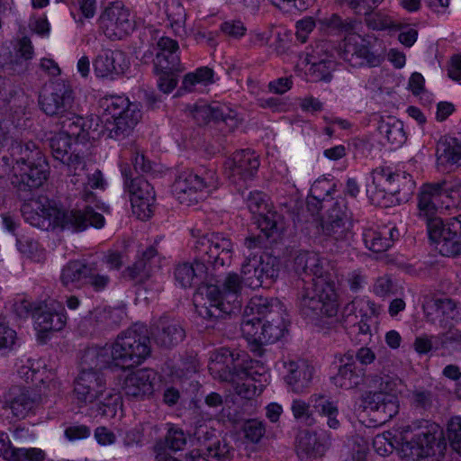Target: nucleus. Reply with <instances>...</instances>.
I'll return each mask as SVG.
<instances>
[{
    "mask_svg": "<svg viewBox=\"0 0 461 461\" xmlns=\"http://www.w3.org/2000/svg\"><path fill=\"white\" fill-rule=\"evenodd\" d=\"M24 110L18 107L0 112V147L10 145V158H1L5 173L10 175L12 185L19 191H31L42 185L48 178V165L37 145L17 141L19 129L24 122Z\"/></svg>",
    "mask_w": 461,
    "mask_h": 461,
    "instance_id": "1",
    "label": "nucleus"
},
{
    "mask_svg": "<svg viewBox=\"0 0 461 461\" xmlns=\"http://www.w3.org/2000/svg\"><path fill=\"white\" fill-rule=\"evenodd\" d=\"M287 316L278 299L254 296L244 309L241 333L249 342L257 346L275 343L287 331Z\"/></svg>",
    "mask_w": 461,
    "mask_h": 461,
    "instance_id": "2",
    "label": "nucleus"
},
{
    "mask_svg": "<svg viewBox=\"0 0 461 461\" xmlns=\"http://www.w3.org/2000/svg\"><path fill=\"white\" fill-rule=\"evenodd\" d=\"M59 125V131L49 140L53 158L75 170L78 167L83 169V147L100 133L92 129V120L79 115L65 118Z\"/></svg>",
    "mask_w": 461,
    "mask_h": 461,
    "instance_id": "3",
    "label": "nucleus"
},
{
    "mask_svg": "<svg viewBox=\"0 0 461 461\" xmlns=\"http://www.w3.org/2000/svg\"><path fill=\"white\" fill-rule=\"evenodd\" d=\"M242 282L243 279L237 273H229L221 283V289L217 285L200 286L194 295L198 315L214 323L240 309Z\"/></svg>",
    "mask_w": 461,
    "mask_h": 461,
    "instance_id": "4",
    "label": "nucleus"
},
{
    "mask_svg": "<svg viewBox=\"0 0 461 461\" xmlns=\"http://www.w3.org/2000/svg\"><path fill=\"white\" fill-rule=\"evenodd\" d=\"M194 249L200 258L194 263H178L174 271L176 281L184 288L192 286L206 270L205 263L223 267L231 261L232 243L218 233L203 235L198 239Z\"/></svg>",
    "mask_w": 461,
    "mask_h": 461,
    "instance_id": "5",
    "label": "nucleus"
},
{
    "mask_svg": "<svg viewBox=\"0 0 461 461\" xmlns=\"http://www.w3.org/2000/svg\"><path fill=\"white\" fill-rule=\"evenodd\" d=\"M296 305L303 318L318 324H333L338 321L335 283L327 279L305 283L298 293Z\"/></svg>",
    "mask_w": 461,
    "mask_h": 461,
    "instance_id": "6",
    "label": "nucleus"
},
{
    "mask_svg": "<svg viewBox=\"0 0 461 461\" xmlns=\"http://www.w3.org/2000/svg\"><path fill=\"white\" fill-rule=\"evenodd\" d=\"M99 106L102 134L117 141L129 137L141 119L139 104L124 95H106L100 99Z\"/></svg>",
    "mask_w": 461,
    "mask_h": 461,
    "instance_id": "7",
    "label": "nucleus"
},
{
    "mask_svg": "<svg viewBox=\"0 0 461 461\" xmlns=\"http://www.w3.org/2000/svg\"><path fill=\"white\" fill-rule=\"evenodd\" d=\"M442 437L439 426L427 420L402 427L393 436L401 457L405 461H419L435 455L434 446Z\"/></svg>",
    "mask_w": 461,
    "mask_h": 461,
    "instance_id": "8",
    "label": "nucleus"
},
{
    "mask_svg": "<svg viewBox=\"0 0 461 461\" xmlns=\"http://www.w3.org/2000/svg\"><path fill=\"white\" fill-rule=\"evenodd\" d=\"M419 216L425 220L429 238L435 249L445 257L461 256V215L443 223L436 203H418Z\"/></svg>",
    "mask_w": 461,
    "mask_h": 461,
    "instance_id": "9",
    "label": "nucleus"
},
{
    "mask_svg": "<svg viewBox=\"0 0 461 461\" xmlns=\"http://www.w3.org/2000/svg\"><path fill=\"white\" fill-rule=\"evenodd\" d=\"M367 386L371 389L364 397L365 409L374 412L380 423H384L399 411L397 397L393 392L397 387V379L385 374H370Z\"/></svg>",
    "mask_w": 461,
    "mask_h": 461,
    "instance_id": "10",
    "label": "nucleus"
},
{
    "mask_svg": "<svg viewBox=\"0 0 461 461\" xmlns=\"http://www.w3.org/2000/svg\"><path fill=\"white\" fill-rule=\"evenodd\" d=\"M113 347L115 366L128 368L140 365L151 351L149 332L144 324L135 323L118 335Z\"/></svg>",
    "mask_w": 461,
    "mask_h": 461,
    "instance_id": "11",
    "label": "nucleus"
},
{
    "mask_svg": "<svg viewBox=\"0 0 461 461\" xmlns=\"http://www.w3.org/2000/svg\"><path fill=\"white\" fill-rule=\"evenodd\" d=\"M252 360L245 352L221 348L211 357L209 370L222 382L236 383L237 380L253 379Z\"/></svg>",
    "mask_w": 461,
    "mask_h": 461,
    "instance_id": "12",
    "label": "nucleus"
},
{
    "mask_svg": "<svg viewBox=\"0 0 461 461\" xmlns=\"http://www.w3.org/2000/svg\"><path fill=\"white\" fill-rule=\"evenodd\" d=\"M158 52L154 60L155 69L158 75V86L164 94L171 93L177 85L176 72L180 70L178 43L166 36L158 42Z\"/></svg>",
    "mask_w": 461,
    "mask_h": 461,
    "instance_id": "13",
    "label": "nucleus"
},
{
    "mask_svg": "<svg viewBox=\"0 0 461 461\" xmlns=\"http://www.w3.org/2000/svg\"><path fill=\"white\" fill-rule=\"evenodd\" d=\"M100 267L95 261L71 260L63 267L60 281L68 288L90 285L95 291L100 292L110 283V277L101 274Z\"/></svg>",
    "mask_w": 461,
    "mask_h": 461,
    "instance_id": "14",
    "label": "nucleus"
},
{
    "mask_svg": "<svg viewBox=\"0 0 461 461\" xmlns=\"http://www.w3.org/2000/svg\"><path fill=\"white\" fill-rule=\"evenodd\" d=\"M241 275L244 284L252 289L269 285L278 276L277 260L267 254L249 252L241 265Z\"/></svg>",
    "mask_w": 461,
    "mask_h": 461,
    "instance_id": "15",
    "label": "nucleus"
},
{
    "mask_svg": "<svg viewBox=\"0 0 461 461\" xmlns=\"http://www.w3.org/2000/svg\"><path fill=\"white\" fill-rule=\"evenodd\" d=\"M320 415L327 418V424L331 429L339 427V420L337 419L339 410L335 402L330 401L329 397L322 393H314L311 395L309 402L301 399H295L292 402L291 411L295 420L305 425H312L315 420L310 406Z\"/></svg>",
    "mask_w": 461,
    "mask_h": 461,
    "instance_id": "16",
    "label": "nucleus"
},
{
    "mask_svg": "<svg viewBox=\"0 0 461 461\" xmlns=\"http://www.w3.org/2000/svg\"><path fill=\"white\" fill-rule=\"evenodd\" d=\"M74 97L69 84L62 80L52 82L40 96L41 110L50 116H58L59 123L65 118L77 115L71 112Z\"/></svg>",
    "mask_w": 461,
    "mask_h": 461,
    "instance_id": "17",
    "label": "nucleus"
},
{
    "mask_svg": "<svg viewBox=\"0 0 461 461\" xmlns=\"http://www.w3.org/2000/svg\"><path fill=\"white\" fill-rule=\"evenodd\" d=\"M422 309L427 322L447 329V326L461 322V305L447 296L426 295Z\"/></svg>",
    "mask_w": 461,
    "mask_h": 461,
    "instance_id": "18",
    "label": "nucleus"
},
{
    "mask_svg": "<svg viewBox=\"0 0 461 461\" xmlns=\"http://www.w3.org/2000/svg\"><path fill=\"white\" fill-rule=\"evenodd\" d=\"M100 28L110 40H120L133 32L135 23L130 10L120 3L107 6L100 18Z\"/></svg>",
    "mask_w": 461,
    "mask_h": 461,
    "instance_id": "19",
    "label": "nucleus"
},
{
    "mask_svg": "<svg viewBox=\"0 0 461 461\" xmlns=\"http://www.w3.org/2000/svg\"><path fill=\"white\" fill-rule=\"evenodd\" d=\"M217 179L216 173L212 169L203 170L201 175L193 170L185 169L176 176L172 192L177 199H181L179 195L183 194H186L190 201L197 202L198 198H192L191 195L203 189H208V193L212 192L216 187Z\"/></svg>",
    "mask_w": 461,
    "mask_h": 461,
    "instance_id": "20",
    "label": "nucleus"
},
{
    "mask_svg": "<svg viewBox=\"0 0 461 461\" xmlns=\"http://www.w3.org/2000/svg\"><path fill=\"white\" fill-rule=\"evenodd\" d=\"M104 217L90 208L86 210H59L55 206L53 225L73 232H80L88 226L100 229L104 225Z\"/></svg>",
    "mask_w": 461,
    "mask_h": 461,
    "instance_id": "21",
    "label": "nucleus"
},
{
    "mask_svg": "<svg viewBox=\"0 0 461 461\" xmlns=\"http://www.w3.org/2000/svg\"><path fill=\"white\" fill-rule=\"evenodd\" d=\"M105 392L106 383L103 373L96 370H81L74 386V393L78 403H92L103 397Z\"/></svg>",
    "mask_w": 461,
    "mask_h": 461,
    "instance_id": "22",
    "label": "nucleus"
},
{
    "mask_svg": "<svg viewBox=\"0 0 461 461\" xmlns=\"http://www.w3.org/2000/svg\"><path fill=\"white\" fill-rule=\"evenodd\" d=\"M129 66L125 53L118 50H103L93 62L95 76L110 80L123 75Z\"/></svg>",
    "mask_w": 461,
    "mask_h": 461,
    "instance_id": "23",
    "label": "nucleus"
},
{
    "mask_svg": "<svg viewBox=\"0 0 461 461\" xmlns=\"http://www.w3.org/2000/svg\"><path fill=\"white\" fill-rule=\"evenodd\" d=\"M259 161L255 152L247 149L237 151L226 163V175L235 185L242 186L240 182L250 179L257 173Z\"/></svg>",
    "mask_w": 461,
    "mask_h": 461,
    "instance_id": "24",
    "label": "nucleus"
},
{
    "mask_svg": "<svg viewBox=\"0 0 461 461\" xmlns=\"http://www.w3.org/2000/svg\"><path fill=\"white\" fill-rule=\"evenodd\" d=\"M191 113L199 124L213 120L225 123L230 131L235 130L240 122L238 113L225 104L199 103L193 106Z\"/></svg>",
    "mask_w": 461,
    "mask_h": 461,
    "instance_id": "25",
    "label": "nucleus"
},
{
    "mask_svg": "<svg viewBox=\"0 0 461 461\" xmlns=\"http://www.w3.org/2000/svg\"><path fill=\"white\" fill-rule=\"evenodd\" d=\"M149 335L159 348L169 349L184 340L185 330L178 321L163 316L152 324Z\"/></svg>",
    "mask_w": 461,
    "mask_h": 461,
    "instance_id": "26",
    "label": "nucleus"
},
{
    "mask_svg": "<svg viewBox=\"0 0 461 461\" xmlns=\"http://www.w3.org/2000/svg\"><path fill=\"white\" fill-rule=\"evenodd\" d=\"M338 54L343 60L354 67L371 63L375 59V56L371 53L366 40L353 31L344 35Z\"/></svg>",
    "mask_w": 461,
    "mask_h": 461,
    "instance_id": "27",
    "label": "nucleus"
},
{
    "mask_svg": "<svg viewBox=\"0 0 461 461\" xmlns=\"http://www.w3.org/2000/svg\"><path fill=\"white\" fill-rule=\"evenodd\" d=\"M348 221L346 204L333 203L322 218V232L336 241L346 240L349 235Z\"/></svg>",
    "mask_w": 461,
    "mask_h": 461,
    "instance_id": "28",
    "label": "nucleus"
},
{
    "mask_svg": "<svg viewBox=\"0 0 461 461\" xmlns=\"http://www.w3.org/2000/svg\"><path fill=\"white\" fill-rule=\"evenodd\" d=\"M38 400L33 390L13 385L4 395V407L10 409L14 417L23 419L35 407Z\"/></svg>",
    "mask_w": 461,
    "mask_h": 461,
    "instance_id": "29",
    "label": "nucleus"
},
{
    "mask_svg": "<svg viewBox=\"0 0 461 461\" xmlns=\"http://www.w3.org/2000/svg\"><path fill=\"white\" fill-rule=\"evenodd\" d=\"M156 373L143 368L129 374L122 384V393L129 400H141L153 392Z\"/></svg>",
    "mask_w": 461,
    "mask_h": 461,
    "instance_id": "30",
    "label": "nucleus"
},
{
    "mask_svg": "<svg viewBox=\"0 0 461 461\" xmlns=\"http://www.w3.org/2000/svg\"><path fill=\"white\" fill-rule=\"evenodd\" d=\"M35 323L40 332L59 331L67 323L66 311L61 303L50 300L35 312Z\"/></svg>",
    "mask_w": 461,
    "mask_h": 461,
    "instance_id": "31",
    "label": "nucleus"
},
{
    "mask_svg": "<svg viewBox=\"0 0 461 461\" xmlns=\"http://www.w3.org/2000/svg\"><path fill=\"white\" fill-rule=\"evenodd\" d=\"M272 203H252L249 210L256 216V222L266 239H275L284 229V218L273 209Z\"/></svg>",
    "mask_w": 461,
    "mask_h": 461,
    "instance_id": "32",
    "label": "nucleus"
},
{
    "mask_svg": "<svg viewBox=\"0 0 461 461\" xmlns=\"http://www.w3.org/2000/svg\"><path fill=\"white\" fill-rule=\"evenodd\" d=\"M339 362L338 373L332 377L336 386L348 390L364 382L367 384V377L370 375H366V368L358 367L357 363L352 362L351 355H342Z\"/></svg>",
    "mask_w": 461,
    "mask_h": 461,
    "instance_id": "33",
    "label": "nucleus"
},
{
    "mask_svg": "<svg viewBox=\"0 0 461 461\" xmlns=\"http://www.w3.org/2000/svg\"><path fill=\"white\" fill-rule=\"evenodd\" d=\"M326 265V258L314 251H301L294 259L296 273L312 276L310 283L316 279L330 280L325 269Z\"/></svg>",
    "mask_w": 461,
    "mask_h": 461,
    "instance_id": "34",
    "label": "nucleus"
},
{
    "mask_svg": "<svg viewBox=\"0 0 461 461\" xmlns=\"http://www.w3.org/2000/svg\"><path fill=\"white\" fill-rule=\"evenodd\" d=\"M187 442V436L182 429L170 428L165 438L154 445L156 461H179L172 453L180 451Z\"/></svg>",
    "mask_w": 461,
    "mask_h": 461,
    "instance_id": "35",
    "label": "nucleus"
},
{
    "mask_svg": "<svg viewBox=\"0 0 461 461\" xmlns=\"http://www.w3.org/2000/svg\"><path fill=\"white\" fill-rule=\"evenodd\" d=\"M285 366L287 370L285 379L289 388L296 393L305 392L311 385L313 367L304 360L289 361Z\"/></svg>",
    "mask_w": 461,
    "mask_h": 461,
    "instance_id": "36",
    "label": "nucleus"
},
{
    "mask_svg": "<svg viewBox=\"0 0 461 461\" xmlns=\"http://www.w3.org/2000/svg\"><path fill=\"white\" fill-rule=\"evenodd\" d=\"M295 452L300 459L318 458L324 456L328 446L314 431L300 430L295 438Z\"/></svg>",
    "mask_w": 461,
    "mask_h": 461,
    "instance_id": "37",
    "label": "nucleus"
},
{
    "mask_svg": "<svg viewBox=\"0 0 461 461\" xmlns=\"http://www.w3.org/2000/svg\"><path fill=\"white\" fill-rule=\"evenodd\" d=\"M113 345L104 347H92L85 350L81 366L84 370H96L115 366V355Z\"/></svg>",
    "mask_w": 461,
    "mask_h": 461,
    "instance_id": "38",
    "label": "nucleus"
},
{
    "mask_svg": "<svg viewBox=\"0 0 461 461\" xmlns=\"http://www.w3.org/2000/svg\"><path fill=\"white\" fill-rule=\"evenodd\" d=\"M194 435L201 446L204 447L208 456L217 461H225L229 454V447L225 443H221L214 429L201 425L196 429Z\"/></svg>",
    "mask_w": 461,
    "mask_h": 461,
    "instance_id": "39",
    "label": "nucleus"
},
{
    "mask_svg": "<svg viewBox=\"0 0 461 461\" xmlns=\"http://www.w3.org/2000/svg\"><path fill=\"white\" fill-rule=\"evenodd\" d=\"M14 54H11L9 59L2 66L4 69L12 74L25 72L29 67V60L33 57V47L27 37H23L14 47Z\"/></svg>",
    "mask_w": 461,
    "mask_h": 461,
    "instance_id": "40",
    "label": "nucleus"
},
{
    "mask_svg": "<svg viewBox=\"0 0 461 461\" xmlns=\"http://www.w3.org/2000/svg\"><path fill=\"white\" fill-rule=\"evenodd\" d=\"M37 209L32 203H22L21 212L24 220L31 225L48 230L53 225L55 216V206L51 203H37Z\"/></svg>",
    "mask_w": 461,
    "mask_h": 461,
    "instance_id": "41",
    "label": "nucleus"
},
{
    "mask_svg": "<svg viewBox=\"0 0 461 461\" xmlns=\"http://www.w3.org/2000/svg\"><path fill=\"white\" fill-rule=\"evenodd\" d=\"M306 73H308L313 81H326L331 79V73L335 68L336 62L331 55L326 54L324 58H317L312 54L305 58Z\"/></svg>",
    "mask_w": 461,
    "mask_h": 461,
    "instance_id": "42",
    "label": "nucleus"
},
{
    "mask_svg": "<svg viewBox=\"0 0 461 461\" xmlns=\"http://www.w3.org/2000/svg\"><path fill=\"white\" fill-rule=\"evenodd\" d=\"M437 156L438 163L461 166V136H447L440 140Z\"/></svg>",
    "mask_w": 461,
    "mask_h": 461,
    "instance_id": "43",
    "label": "nucleus"
},
{
    "mask_svg": "<svg viewBox=\"0 0 461 461\" xmlns=\"http://www.w3.org/2000/svg\"><path fill=\"white\" fill-rule=\"evenodd\" d=\"M398 175L390 168L378 167L373 170L366 181V193L371 200L384 199L383 191L386 184H391Z\"/></svg>",
    "mask_w": 461,
    "mask_h": 461,
    "instance_id": "44",
    "label": "nucleus"
},
{
    "mask_svg": "<svg viewBox=\"0 0 461 461\" xmlns=\"http://www.w3.org/2000/svg\"><path fill=\"white\" fill-rule=\"evenodd\" d=\"M214 83V72L208 67H201L194 72L186 74L183 79L182 86L188 92L201 90L202 87Z\"/></svg>",
    "mask_w": 461,
    "mask_h": 461,
    "instance_id": "45",
    "label": "nucleus"
},
{
    "mask_svg": "<svg viewBox=\"0 0 461 461\" xmlns=\"http://www.w3.org/2000/svg\"><path fill=\"white\" fill-rule=\"evenodd\" d=\"M378 131L389 143L396 147H400L406 140L402 122L393 117L381 120L378 124Z\"/></svg>",
    "mask_w": 461,
    "mask_h": 461,
    "instance_id": "46",
    "label": "nucleus"
},
{
    "mask_svg": "<svg viewBox=\"0 0 461 461\" xmlns=\"http://www.w3.org/2000/svg\"><path fill=\"white\" fill-rule=\"evenodd\" d=\"M447 330L435 336V350L443 349L448 354L461 351V330L450 324Z\"/></svg>",
    "mask_w": 461,
    "mask_h": 461,
    "instance_id": "47",
    "label": "nucleus"
},
{
    "mask_svg": "<svg viewBox=\"0 0 461 461\" xmlns=\"http://www.w3.org/2000/svg\"><path fill=\"white\" fill-rule=\"evenodd\" d=\"M168 26L174 34L184 38L187 35L185 27L186 14L184 6L178 1H173L167 9Z\"/></svg>",
    "mask_w": 461,
    "mask_h": 461,
    "instance_id": "48",
    "label": "nucleus"
},
{
    "mask_svg": "<svg viewBox=\"0 0 461 461\" xmlns=\"http://www.w3.org/2000/svg\"><path fill=\"white\" fill-rule=\"evenodd\" d=\"M125 189L129 192L131 199L149 202L156 199V193L151 184L143 177H136L124 183Z\"/></svg>",
    "mask_w": 461,
    "mask_h": 461,
    "instance_id": "49",
    "label": "nucleus"
},
{
    "mask_svg": "<svg viewBox=\"0 0 461 461\" xmlns=\"http://www.w3.org/2000/svg\"><path fill=\"white\" fill-rule=\"evenodd\" d=\"M456 194L457 191L453 187L446 186L445 184H425L420 188L419 202H432L442 198L455 200L458 198Z\"/></svg>",
    "mask_w": 461,
    "mask_h": 461,
    "instance_id": "50",
    "label": "nucleus"
},
{
    "mask_svg": "<svg viewBox=\"0 0 461 461\" xmlns=\"http://www.w3.org/2000/svg\"><path fill=\"white\" fill-rule=\"evenodd\" d=\"M317 23L320 30L331 34L346 35L348 32L353 31L352 23L343 21L336 14L319 18Z\"/></svg>",
    "mask_w": 461,
    "mask_h": 461,
    "instance_id": "51",
    "label": "nucleus"
},
{
    "mask_svg": "<svg viewBox=\"0 0 461 461\" xmlns=\"http://www.w3.org/2000/svg\"><path fill=\"white\" fill-rule=\"evenodd\" d=\"M363 240L366 247L375 253L384 252L392 247V239L372 228L364 230Z\"/></svg>",
    "mask_w": 461,
    "mask_h": 461,
    "instance_id": "52",
    "label": "nucleus"
},
{
    "mask_svg": "<svg viewBox=\"0 0 461 461\" xmlns=\"http://www.w3.org/2000/svg\"><path fill=\"white\" fill-rule=\"evenodd\" d=\"M336 187L337 185L333 178L321 177L312 185L310 194L316 202H325L335 198L333 194Z\"/></svg>",
    "mask_w": 461,
    "mask_h": 461,
    "instance_id": "53",
    "label": "nucleus"
},
{
    "mask_svg": "<svg viewBox=\"0 0 461 461\" xmlns=\"http://www.w3.org/2000/svg\"><path fill=\"white\" fill-rule=\"evenodd\" d=\"M436 399V394L432 391L424 387L414 388L409 394L411 405L414 409L422 411H429Z\"/></svg>",
    "mask_w": 461,
    "mask_h": 461,
    "instance_id": "54",
    "label": "nucleus"
},
{
    "mask_svg": "<svg viewBox=\"0 0 461 461\" xmlns=\"http://www.w3.org/2000/svg\"><path fill=\"white\" fill-rule=\"evenodd\" d=\"M197 369L198 360L196 357L191 354H184L172 363L171 374L178 378L188 377L196 373Z\"/></svg>",
    "mask_w": 461,
    "mask_h": 461,
    "instance_id": "55",
    "label": "nucleus"
},
{
    "mask_svg": "<svg viewBox=\"0 0 461 461\" xmlns=\"http://www.w3.org/2000/svg\"><path fill=\"white\" fill-rule=\"evenodd\" d=\"M122 312L111 307H97L90 312L91 319L97 324H104L112 327L121 321Z\"/></svg>",
    "mask_w": 461,
    "mask_h": 461,
    "instance_id": "56",
    "label": "nucleus"
},
{
    "mask_svg": "<svg viewBox=\"0 0 461 461\" xmlns=\"http://www.w3.org/2000/svg\"><path fill=\"white\" fill-rule=\"evenodd\" d=\"M152 266H149L148 262L139 259L123 271V276L136 282H143L150 276Z\"/></svg>",
    "mask_w": 461,
    "mask_h": 461,
    "instance_id": "57",
    "label": "nucleus"
},
{
    "mask_svg": "<svg viewBox=\"0 0 461 461\" xmlns=\"http://www.w3.org/2000/svg\"><path fill=\"white\" fill-rule=\"evenodd\" d=\"M132 162L134 168L137 171L150 174L153 176H159L162 175V166L153 164L151 161L146 158L143 154H140L138 150L133 152Z\"/></svg>",
    "mask_w": 461,
    "mask_h": 461,
    "instance_id": "58",
    "label": "nucleus"
},
{
    "mask_svg": "<svg viewBox=\"0 0 461 461\" xmlns=\"http://www.w3.org/2000/svg\"><path fill=\"white\" fill-rule=\"evenodd\" d=\"M243 432L248 440L251 443H258L265 435L266 427L262 420L251 419L245 421Z\"/></svg>",
    "mask_w": 461,
    "mask_h": 461,
    "instance_id": "59",
    "label": "nucleus"
},
{
    "mask_svg": "<svg viewBox=\"0 0 461 461\" xmlns=\"http://www.w3.org/2000/svg\"><path fill=\"white\" fill-rule=\"evenodd\" d=\"M105 396L101 397L99 411L104 416L113 417L115 415L118 406L120 405L121 396L118 393L105 392Z\"/></svg>",
    "mask_w": 461,
    "mask_h": 461,
    "instance_id": "60",
    "label": "nucleus"
},
{
    "mask_svg": "<svg viewBox=\"0 0 461 461\" xmlns=\"http://www.w3.org/2000/svg\"><path fill=\"white\" fill-rule=\"evenodd\" d=\"M106 183L103 177V174L99 170H95L92 175L88 176L87 185L84 188V191L81 193L80 198L86 202H88L90 199H95L94 197V194L88 190V186L92 189H100L104 190L105 188Z\"/></svg>",
    "mask_w": 461,
    "mask_h": 461,
    "instance_id": "61",
    "label": "nucleus"
},
{
    "mask_svg": "<svg viewBox=\"0 0 461 461\" xmlns=\"http://www.w3.org/2000/svg\"><path fill=\"white\" fill-rule=\"evenodd\" d=\"M447 436L452 447L461 455V417H454L449 420Z\"/></svg>",
    "mask_w": 461,
    "mask_h": 461,
    "instance_id": "62",
    "label": "nucleus"
},
{
    "mask_svg": "<svg viewBox=\"0 0 461 461\" xmlns=\"http://www.w3.org/2000/svg\"><path fill=\"white\" fill-rule=\"evenodd\" d=\"M344 355H351L352 362L357 363V361L358 367L364 368L374 363L376 358L375 352L367 347H361L357 351L348 350Z\"/></svg>",
    "mask_w": 461,
    "mask_h": 461,
    "instance_id": "63",
    "label": "nucleus"
},
{
    "mask_svg": "<svg viewBox=\"0 0 461 461\" xmlns=\"http://www.w3.org/2000/svg\"><path fill=\"white\" fill-rule=\"evenodd\" d=\"M45 453L41 448L37 447H18L16 449V456L14 461H43L45 459Z\"/></svg>",
    "mask_w": 461,
    "mask_h": 461,
    "instance_id": "64",
    "label": "nucleus"
}]
</instances>
